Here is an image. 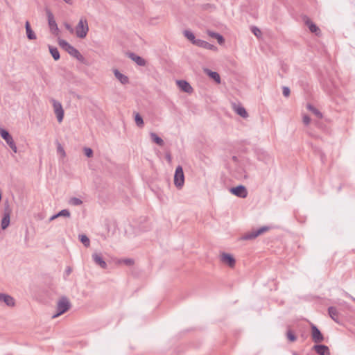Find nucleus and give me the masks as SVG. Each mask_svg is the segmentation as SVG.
<instances>
[{"instance_id": "obj_12", "label": "nucleus", "mask_w": 355, "mask_h": 355, "mask_svg": "<svg viewBox=\"0 0 355 355\" xmlns=\"http://www.w3.org/2000/svg\"><path fill=\"white\" fill-rule=\"evenodd\" d=\"M221 262L232 268L235 265V259L232 255L228 253L223 252L220 256Z\"/></svg>"}, {"instance_id": "obj_43", "label": "nucleus", "mask_w": 355, "mask_h": 355, "mask_svg": "<svg viewBox=\"0 0 355 355\" xmlns=\"http://www.w3.org/2000/svg\"><path fill=\"white\" fill-rule=\"evenodd\" d=\"M65 28L71 33H73V28L71 27V26L67 23L64 24Z\"/></svg>"}, {"instance_id": "obj_15", "label": "nucleus", "mask_w": 355, "mask_h": 355, "mask_svg": "<svg viewBox=\"0 0 355 355\" xmlns=\"http://www.w3.org/2000/svg\"><path fill=\"white\" fill-rule=\"evenodd\" d=\"M92 259L96 265H98L101 268H106L107 265L103 260L101 254L94 253L92 254Z\"/></svg>"}, {"instance_id": "obj_3", "label": "nucleus", "mask_w": 355, "mask_h": 355, "mask_svg": "<svg viewBox=\"0 0 355 355\" xmlns=\"http://www.w3.org/2000/svg\"><path fill=\"white\" fill-rule=\"evenodd\" d=\"M70 308V303L66 297H61L57 303V313L52 318H55L65 313Z\"/></svg>"}, {"instance_id": "obj_35", "label": "nucleus", "mask_w": 355, "mask_h": 355, "mask_svg": "<svg viewBox=\"0 0 355 355\" xmlns=\"http://www.w3.org/2000/svg\"><path fill=\"white\" fill-rule=\"evenodd\" d=\"M251 31L252 33L257 37H259L261 35V32L259 28L257 26H252L251 27Z\"/></svg>"}, {"instance_id": "obj_40", "label": "nucleus", "mask_w": 355, "mask_h": 355, "mask_svg": "<svg viewBox=\"0 0 355 355\" xmlns=\"http://www.w3.org/2000/svg\"><path fill=\"white\" fill-rule=\"evenodd\" d=\"M207 34L209 36H210L211 37H213V38H216L218 36V33H216V32H214V31H207Z\"/></svg>"}, {"instance_id": "obj_30", "label": "nucleus", "mask_w": 355, "mask_h": 355, "mask_svg": "<svg viewBox=\"0 0 355 355\" xmlns=\"http://www.w3.org/2000/svg\"><path fill=\"white\" fill-rule=\"evenodd\" d=\"M69 203L71 205L79 206L83 204V201L80 198L73 197L69 199Z\"/></svg>"}, {"instance_id": "obj_10", "label": "nucleus", "mask_w": 355, "mask_h": 355, "mask_svg": "<svg viewBox=\"0 0 355 355\" xmlns=\"http://www.w3.org/2000/svg\"><path fill=\"white\" fill-rule=\"evenodd\" d=\"M311 338L315 343H321L324 340V336L319 329L313 324H311Z\"/></svg>"}, {"instance_id": "obj_46", "label": "nucleus", "mask_w": 355, "mask_h": 355, "mask_svg": "<svg viewBox=\"0 0 355 355\" xmlns=\"http://www.w3.org/2000/svg\"><path fill=\"white\" fill-rule=\"evenodd\" d=\"M125 263L129 264V263H132V261L130 259H128V260L125 261Z\"/></svg>"}, {"instance_id": "obj_39", "label": "nucleus", "mask_w": 355, "mask_h": 355, "mask_svg": "<svg viewBox=\"0 0 355 355\" xmlns=\"http://www.w3.org/2000/svg\"><path fill=\"white\" fill-rule=\"evenodd\" d=\"M283 95L288 97L290 95V89L288 87H283Z\"/></svg>"}, {"instance_id": "obj_26", "label": "nucleus", "mask_w": 355, "mask_h": 355, "mask_svg": "<svg viewBox=\"0 0 355 355\" xmlns=\"http://www.w3.org/2000/svg\"><path fill=\"white\" fill-rule=\"evenodd\" d=\"M150 136L153 142H155V144L160 146H164V142L163 139L161 137H159L156 133L150 132Z\"/></svg>"}, {"instance_id": "obj_25", "label": "nucleus", "mask_w": 355, "mask_h": 355, "mask_svg": "<svg viewBox=\"0 0 355 355\" xmlns=\"http://www.w3.org/2000/svg\"><path fill=\"white\" fill-rule=\"evenodd\" d=\"M25 28H26L27 37L29 40H35L36 35H35V33L33 32V31L31 29L28 21L26 22Z\"/></svg>"}, {"instance_id": "obj_41", "label": "nucleus", "mask_w": 355, "mask_h": 355, "mask_svg": "<svg viewBox=\"0 0 355 355\" xmlns=\"http://www.w3.org/2000/svg\"><path fill=\"white\" fill-rule=\"evenodd\" d=\"M311 122V119L309 116L307 115H304L303 116V123L305 124V125H309Z\"/></svg>"}, {"instance_id": "obj_18", "label": "nucleus", "mask_w": 355, "mask_h": 355, "mask_svg": "<svg viewBox=\"0 0 355 355\" xmlns=\"http://www.w3.org/2000/svg\"><path fill=\"white\" fill-rule=\"evenodd\" d=\"M304 22L305 24L309 27V29L311 33H314L316 35H318L320 33V31L319 28L315 24H313L310 19L306 17L304 18Z\"/></svg>"}, {"instance_id": "obj_28", "label": "nucleus", "mask_w": 355, "mask_h": 355, "mask_svg": "<svg viewBox=\"0 0 355 355\" xmlns=\"http://www.w3.org/2000/svg\"><path fill=\"white\" fill-rule=\"evenodd\" d=\"M50 53L55 60H58L60 59V53L56 47H53L51 46H49Z\"/></svg>"}, {"instance_id": "obj_42", "label": "nucleus", "mask_w": 355, "mask_h": 355, "mask_svg": "<svg viewBox=\"0 0 355 355\" xmlns=\"http://www.w3.org/2000/svg\"><path fill=\"white\" fill-rule=\"evenodd\" d=\"M216 40H218V42L220 44H223L225 41L223 37L220 34H218V36L216 37Z\"/></svg>"}, {"instance_id": "obj_31", "label": "nucleus", "mask_w": 355, "mask_h": 355, "mask_svg": "<svg viewBox=\"0 0 355 355\" xmlns=\"http://www.w3.org/2000/svg\"><path fill=\"white\" fill-rule=\"evenodd\" d=\"M79 238H80V241H81V243L86 247H88L90 245V241H89V238L85 235V234H82V235H80L79 236Z\"/></svg>"}, {"instance_id": "obj_21", "label": "nucleus", "mask_w": 355, "mask_h": 355, "mask_svg": "<svg viewBox=\"0 0 355 355\" xmlns=\"http://www.w3.org/2000/svg\"><path fill=\"white\" fill-rule=\"evenodd\" d=\"M328 313L329 316L332 320H334L335 322H338L339 321V314L337 309L334 306H331L328 309Z\"/></svg>"}, {"instance_id": "obj_29", "label": "nucleus", "mask_w": 355, "mask_h": 355, "mask_svg": "<svg viewBox=\"0 0 355 355\" xmlns=\"http://www.w3.org/2000/svg\"><path fill=\"white\" fill-rule=\"evenodd\" d=\"M306 108L309 111L312 112L318 118H322V113L312 105L308 104L306 105Z\"/></svg>"}, {"instance_id": "obj_11", "label": "nucleus", "mask_w": 355, "mask_h": 355, "mask_svg": "<svg viewBox=\"0 0 355 355\" xmlns=\"http://www.w3.org/2000/svg\"><path fill=\"white\" fill-rule=\"evenodd\" d=\"M230 191L233 195L241 198H245L248 196V191L246 188L243 185L232 187L230 188Z\"/></svg>"}, {"instance_id": "obj_38", "label": "nucleus", "mask_w": 355, "mask_h": 355, "mask_svg": "<svg viewBox=\"0 0 355 355\" xmlns=\"http://www.w3.org/2000/svg\"><path fill=\"white\" fill-rule=\"evenodd\" d=\"M72 268L70 266H67L64 273V278L66 279L67 277L71 273Z\"/></svg>"}, {"instance_id": "obj_27", "label": "nucleus", "mask_w": 355, "mask_h": 355, "mask_svg": "<svg viewBox=\"0 0 355 355\" xmlns=\"http://www.w3.org/2000/svg\"><path fill=\"white\" fill-rule=\"evenodd\" d=\"M10 224V214L5 213L1 220V226L2 230H6Z\"/></svg>"}, {"instance_id": "obj_32", "label": "nucleus", "mask_w": 355, "mask_h": 355, "mask_svg": "<svg viewBox=\"0 0 355 355\" xmlns=\"http://www.w3.org/2000/svg\"><path fill=\"white\" fill-rule=\"evenodd\" d=\"M58 217L69 218L71 216L70 211L68 209H62L57 213Z\"/></svg>"}, {"instance_id": "obj_22", "label": "nucleus", "mask_w": 355, "mask_h": 355, "mask_svg": "<svg viewBox=\"0 0 355 355\" xmlns=\"http://www.w3.org/2000/svg\"><path fill=\"white\" fill-rule=\"evenodd\" d=\"M204 71L211 78L214 79L217 83H220V77L217 72L212 71L209 69H205Z\"/></svg>"}, {"instance_id": "obj_17", "label": "nucleus", "mask_w": 355, "mask_h": 355, "mask_svg": "<svg viewBox=\"0 0 355 355\" xmlns=\"http://www.w3.org/2000/svg\"><path fill=\"white\" fill-rule=\"evenodd\" d=\"M0 301L3 302L8 306L15 305V300L9 295L0 293Z\"/></svg>"}, {"instance_id": "obj_13", "label": "nucleus", "mask_w": 355, "mask_h": 355, "mask_svg": "<svg viewBox=\"0 0 355 355\" xmlns=\"http://www.w3.org/2000/svg\"><path fill=\"white\" fill-rule=\"evenodd\" d=\"M176 83L182 91L189 94H191L193 92L192 87L186 80H177Z\"/></svg>"}, {"instance_id": "obj_45", "label": "nucleus", "mask_w": 355, "mask_h": 355, "mask_svg": "<svg viewBox=\"0 0 355 355\" xmlns=\"http://www.w3.org/2000/svg\"><path fill=\"white\" fill-rule=\"evenodd\" d=\"M63 1L68 4H72V0H63Z\"/></svg>"}, {"instance_id": "obj_7", "label": "nucleus", "mask_w": 355, "mask_h": 355, "mask_svg": "<svg viewBox=\"0 0 355 355\" xmlns=\"http://www.w3.org/2000/svg\"><path fill=\"white\" fill-rule=\"evenodd\" d=\"M270 230V227L268 226H263L258 230H252L250 232H248L243 235L242 239L243 240H252L257 237L258 236L262 234L263 233L267 232Z\"/></svg>"}, {"instance_id": "obj_14", "label": "nucleus", "mask_w": 355, "mask_h": 355, "mask_svg": "<svg viewBox=\"0 0 355 355\" xmlns=\"http://www.w3.org/2000/svg\"><path fill=\"white\" fill-rule=\"evenodd\" d=\"M315 352L319 355H330V350L327 345H315L313 347Z\"/></svg>"}, {"instance_id": "obj_44", "label": "nucleus", "mask_w": 355, "mask_h": 355, "mask_svg": "<svg viewBox=\"0 0 355 355\" xmlns=\"http://www.w3.org/2000/svg\"><path fill=\"white\" fill-rule=\"evenodd\" d=\"M58 218V216H57V214H54L50 218H49V221H52L53 220H55V218Z\"/></svg>"}, {"instance_id": "obj_34", "label": "nucleus", "mask_w": 355, "mask_h": 355, "mask_svg": "<svg viewBox=\"0 0 355 355\" xmlns=\"http://www.w3.org/2000/svg\"><path fill=\"white\" fill-rule=\"evenodd\" d=\"M57 153L60 155L62 157H64L66 156V153L64 151V149L61 146L60 143H58L57 145Z\"/></svg>"}, {"instance_id": "obj_36", "label": "nucleus", "mask_w": 355, "mask_h": 355, "mask_svg": "<svg viewBox=\"0 0 355 355\" xmlns=\"http://www.w3.org/2000/svg\"><path fill=\"white\" fill-rule=\"evenodd\" d=\"M286 335H287V338L291 342H294L297 339L296 336L294 335V334L291 331H288Z\"/></svg>"}, {"instance_id": "obj_8", "label": "nucleus", "mask_w": 355, "mask_h": 355, "mask_svg": "<svg viewBox=\"0 0 355 355\" xmlns=\"http://www.w3.org/2000/svg\"><path fill=\"white\" fill-rule=\"evenodd\" d=\"M270 230V227L268 226H263L258 230H252L250 232H248L243 235L242 239L243 240H252L257 237L258 236L262 234L263 233L267 232Z\"/></svg>"}, {"instance_id": "obj_23", "label": "nucleus", "mask_w": 355, "mask_h": 355, "mask_svg": "<svg viewBox=\"0 0 355 355\" xmlns=\"http://www.w3.org/2000/svg\"><path fill=\"white\" fill-rule=\"evenodd\" d=\"M196 46L206 49H210V50L216 49V47L215 46H214L213 44H211L208 43L207 42L200 40V39L198 40Z\"/></svg>"}, {"instance_id": "obj_20", "label": "nucleus", "mask_w": 355, "mask_h": 355, "mask_svg": "<svg viewBox=\"0 0 355 355\" xmlns=\"http://www.w3.org/2000/svg\"><path fill=\"white\" fill-rule=\"evenodd\" d=\"M233 109L236 112V113L237 114H239V116H241V117H243V118L248 117V114L245 109L243 107H242L241 105H237L236 104L234 103Z\"/></svg>"}, {"instance_id": "obj_16", "label": "nucleus", "mask_w": 355, "mask_h": 355, "mask_svg": "<svg viewBox=\"0 0 355 355\" xmlns=\"http://www.w3.org/2000/svg\"><path fill=\"white\" fill-rule=\"evenodd\" d=\"M128 57L132 60H133L134 62H135L137 63V65L139 66H141V67H144L146 65V60L141 58V56H139L137 55H136L135 53H130L128 54Z\"/></svg>"}, {"instance_id": "obj_37", "label": "nucleus", "mask_w": 355, "mask_h": 355, "mask_svg": "<svg viewBox=\"0 0 355 355\" xmlns=\"http://www.w3.org/2000/svg\"><path fill=\"white\" fill-rule=\"evenodd\" d=\"M84 152L87 157H91L93 156V150L90 148H85Z\"/></svg>"}, {"instance_id": "obj_9", "label": "nucleus", "mask_w": 355, "mask_h": 355, "mask_svg": "<svg viewBox=\"0 0 355 355\" xmlns=\"http://www.w3.org/2000/svg\"><path fill=\"white\" fill-rule=\"evenodd\" d=\"M46 15H47L48 24H49L51 32L53 35H58V33H59V28H58L56 21L54 19L53 15L49 10H46Z\"/></svg>"}, {"instance_id": "obj_4", "label": "nucleus", "mask_w": 355, "mask_h": 355, "mask_svg": "<svg viewBox=\"0 0 355 355\" xmlns=\"http://www.w3.org/2000/svg\"><path fill=\"white\" fill-rule=\"evenodd\" d=\"M0 135L5 140L9 147L12 149V150L15 153H17V148L16 144L12 138V137L10 135L8 131L6 130L0 128Z\"/></svg>"}, {"instance_id": "obj_19", "label": "nucleus", "mask_w": 355, "mask_h": 355, "mask_svg": "<svg viewBox=\"0 0 355 355\" xmlns=\"http://www.w3.org/2000/svg\"><path fill=\"white\" fill-rule=\"evenodd\" d=\"M113 72L115 77L119 80V81H120L121 84L125 85L129 83L128 76L121 73L118 69H114Z\"/></svg>"}, {"instance_id": "obj_5", "label": "nucleus", "mask_w": 355, "mask_h": 355, "mask_svg": "<svg viewBox=\"0 0 355 355\" xmlns=\"http://www.w3.org/2000/svg\"><path fill=\"white\" fill-rule=\"evenodd\" d=\"M184 183V175L182 167L177 166L174 175V184L178 189H181Z\"/></svg>"}, {"instance_id": "obj_6", "label": "nucleus", "mask_w": 355, "mask_h": 355, "mask_svg": "<svg viewBox=\"0 0 355 355\" xmlns=\"http://www.w3.org/2000/svg\"><path fill=\"white\" fill-rule=\"evenodd\" d=\"M51 102L52 103L53 111L56 116L58 121L59 123H61L63 121L64 114L62 105L59 101L53 98L51 100Z\"/></svg>"}, {"instance_id": "obj_33", "label": "nucleus", "mask_w": 355, "mask_h": 355, "mask_svg": "<svg viewBox=\"0 0 355 355\" xmlns=\"http://www.w3.org/2000/svg\"><path fill=\"white\" fill-rule=\"evenodd\" d=\"M135 123L137 126L142 127L144 125V121L139 114H137L135 117Z\"/></svg>"}, {"instance_id": "obj_24", "label": "nucleus", "mask_w": 355, "mask_h": 355, "mask_svg": "<svg viewBox=\"0 0 355 355\" xmlns=\"http://www.w3.org/2000/svg\"><path fill=\"white\" fill-rule=\"evenodd\" d=\"M183 34L185 37H187L193 44H197V41L198 39H196L194 34L190 31L189 30H185L183 32Z\"/></svg>"}, {"instance_id": "obj_2", "label": "nucleus", "mask_w": 355, "mask_h": 355, "mask_svg": "<svg viewBox=\"0 0 355 355\" xmlns=\"http://www.w3.org/2000/svg\"><path fill=\"white\" fill-rule=\"evenodd\" d=\"M88 31L89 26L87 19L85 18H81L76 27V36L81 39L85 38Z\"/></svg>"}, {"instance_id": "obj_1", "label": "nucleus", "mask_w": 355, "mask_h": 355, "mask_svg": "<svg viewBox=\"0 0 355 355\" xmlns=\"http://www.w3.org/2000/svg\"><path fill=\"white\" fill-rule=\"evenodd\" d=\"M58 44L60 47L65 50L71 56L80 60L82 58L80 52L73 46H72L69 42L62 39L58 40Z\"/></svg>"}]
</instances>
